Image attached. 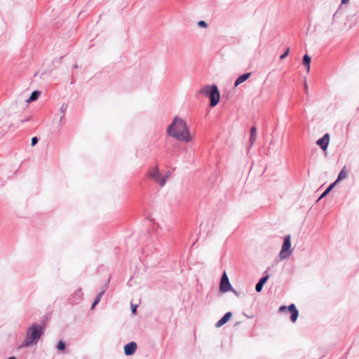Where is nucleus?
<instances>
[{
  "label": "nucleus",
  "instance_id": "obj_5",
  "mask_svg": "<svg viewBox=\"0 0 359 359\" xmlns=\"http://www.w3.org/2000/svg\"><path fill=\"white\" fill-rule=\"evenodd\" d=\"M291 254V236L288 234L284 237L283 243L282 245L278 256L280 259H284L289 257Z\"/></svg>",
  "mask_w": 359,
  "mask_h": 359
},
{
  "label": "nucleus",
  "instance_id": "obj_9",
  "mask_svg": "<svg viewBox=\"0 0 359 359\" xmlns=\"http://www.w3.org/2000/svg\"><path fill=\"white\" fill-rule=\"evenodd\" d=\"M137 349V344L134 341H131L124 346V353L126 355H131L134 354Z\"/></svg>",
  "mask_w": 359,
  "mask_h": 359
},
{
  "label": "nucleus",
  "instance_id": "obj_23",
  "mask_svg": "<svg viewBox=\"0 0 359 359\" xmlns=\"http://www.w3.org/2000/svg\"><path fill=\"white\" fill-rule=\"evenodd\" d=\"M198 26L201 27H207L208 25L205 21L201 20L198 22Z\"/></svg>",
  "mask_w": 359,
  "mask_h": 359
},
{
  "label": "nucleus",
  "instance_id": "obj_29",
  "mask_svg": "<svg viewBox=\"0 0 359 359\" xmlns=\"http://www.w3.org/2000/svg\"><path fill=\"white\" fill-rule=\"evenodd\" d=\"M349 0H341V4H348Z\"/></svg>",
  "mask_w": 359,
  "mask_h": 359
},
{
  "label": "nucleus",
  "instance_id": "obj_10",
  "mask_svg": "<svg viewBox=\"0 0 359 359\" xmlns=\"http://www.w3.org/2000/svg\"><path fill=\"white\" fill-rule=\"evenodd\" d=\"M257 128L252 126L250 129L249 149L254 144L257 138Z\"/></svg>",
  "mask_w": 359,
  "mask_h": 359
},
{
  "label": "nucleus",
  "instance_id": "obj_12",
  "mask_svg": "<svg viewBox=\"0 0 359 359\" xmlns=\"http://www.w3.org/2000/svg\"><path fill=\"white\" fill-rule=\"evenodd\" d=\"M311 57L307 53L304 54L302 58V65L306 68V72L309 73L311 69Z\"/></svg>",
  "mask_w": 359,
  "mask_h": 359
},
{
  "label": "nucleus",
  "instance_id": "obj_24",
  "mask_svg": "<svg viewBox=\"0 0 359 359\" xmlns=\"http://www.w3.org/2000/svg\"><path fill=\"white\" fill-rule=\"evenodd\" d=\"M232 313L230 311L226 312V323H227L231 318Z\"/></svg>",
  "mask_w": 359,
  "mask_h": 359
},
{
  "label": "nucleus",
  "instance_id": "obj_20",
  "mask_svg": "<svg viewBox=\"0 0 359 359\" xmlns=\"http://www.w3.org/2000/svg\"><path fill=\"white\" fill-rule=\"evenodd\" d=\"M66 345L62 341H60L57 343V348L60 351H64L65 349Z\"/></svg>",
  "mask_w": 359,
  "mask_h": 359
},
{
  "label": "nucleus",
  "instance_id": "obj_26",
  "mask_svg": "<svg viewBox=\"0 0 359 359\" xmlns=\"http://www.w3.org/2000/svg\"><path fill=\"white\" fill-rule=\"evenodd\" d=\"M137 305L132 304V313L135 314L136 313Z\"/></svg>",
  "mask_w": 359,
  "mask_h": 359
},
{
  "label": "nucleus",
  "instance_id": "obj_4",
  "mask_svg": "<svg viewBox=\"0 0 359 359\" xmlns=\"http://www.w3.org/2000/svg\"><path fill=\"white\" fill-rule=\"evenodd\" d=\"M147 176L151 180L158 183L161 187H163L166 181L170 177L171 172L168 171L163 177H161L158 166L155 165L148 171Z\"/></svg>",
  "mask_w": 359,
  "mask_h": 359
},
{
  "label": "nucleus",
  "instance_id": "obj_8",
  "mask_svg": "<svg viewBox=\"0 0 359 359\" xmlns=\"http://www.w3.org/2000/svg\"><path fill=\"white\" fill-rule=\"evenodd\" d=\"M290 313V319L292 323H295L299 316V311L297 309L294 304H290L289 305V311Z\"/></svg>",
  "mask_w": 359,
  "mask_h": 359
},
{
  "label": "nucleus",
  "instance_id": "obj_28",
  "mask_svg": "<svg viewBox=\"0 0 359 359\" xmlns=\"http://www.w3.org/2000/svg\"><path fill=\"white\" fill-rule=\"evenodd\" d=\"M233 293H234L236 294V296L237 297H239L240 296V292H237L234 288H233V290L231 291Z\"/></svg>",
  "mask_w": 359,
  "mask_h": 359
},
{
  "label": "nucleus",
  "instance_id": "obj_1",
  "mask_svg": "<svg viewBox=\"0 0 359 359\" xmlns=\"http://www.w3.org/2000/svg\"><path fill=\"white\" fill-rule=\"evenodd\" d=\"M168 133L178 141L185 143L191 142L194 139V135L190 132L187 122L177 116L174 118L172 124L168 126Z\"/></svg>",
  "mask_w": 359,
  "mask_h": 359
},
{
  "label": "nucleus",
  "instance_id": "obj_11",
  "mask_svg": "<svg viewBox=\"0 0 359 359\" xmlns=\"http://www.w3.org/2000/svg\"><path fill=\"white\" fill-rule=\"evenodd\" d=\"M251 74H252L251 72H246L243 74H241L236 79V81L234 82V86L236 87V86H239L240 84H241L242 83H243L244 81H245L246 80H248L250 78V76H251Z\"/></svg>",
  "mask_w": 359,
  "mask_h": 359
},
{
  "label": "nucleus",
  "instance_id": "obj_21",
  "mask_svg": "<svg viewBox=\"0 0 359 359\" xmlns=\"http://www.w3.org/2000/svg\"><path fill=\"white\" fill-rule=\"evenodd\" d=\"M287 311H289V306H280L278 309L280 313H285Z\"/></svg>",
  "mask_w": 359,
  "mask_h": 359
},
{
  "label": "nucleus",
  "instance_id": "obj_27",
  "mask_svg": "<svg viewBox=\"0 0 359 359\" xmlns=\"http://www.w3.org/2000/svg\"><path fill=\"white\" fill-rule=\"evenodd\" d=\"M304 91L307 93L308 92V85L306 83V81H304Z\"/></svg>",
  "mask_w": 359,
  "mask_h": 359
},
{
  "label": "nucleus",
  "instance_id": "obj_15",
  "mask_svg": "<svg viewBox=\"0 0 359 359\" xmlns=\"http://www.w3.org/2000/svg\"><path fill=\"white\" fill-rule=\"evenodd\" d=\"M40 95V92L39 91H34L31 96L29 97V99L27 100V102H34L35 100H36L39 97Z\"/></svg>",
  "mask_w": 359,
  "mask_h": 359
},
{
  "label": "nucleus",
  "instance_id": "obj_16",
  "mask_svg": "<svg viewBox=\"0 0 359 359\" xmlns=\"http://www.w3.org/2000/svg\"><path fill=\"white\" fill-rule=\"evenodd\" d=\"M104 294V291H102L100 292L96 297L93 304H92V306H91V309H94L95 306L99 303V302L100 301L102 295Z\"/></svg>",
  "mask_w": 359,
  "mask_h": 359
},
{
  "label": "nucleus",
  "instance_id": "obj_18",
  "mask_svg": "<svg viewBox=\"0 0 359 359\" xmlns=\"http://www.w3.org/2000/svg\"><path fill=\"white\" fill-rule=\"evenodd\" d=\"M290 48L289 47H287L285 50L280 55V60H283L284 59H285L289 53H290Z\"/></svg>",
  "mask_w": 359,
  "mask_h": 359
},
{
  "label": "nucleus",
  "instance_id": "obj_2",
  "mask_svg": "<svg viewBox=\"0 0 359 359\" xmlns=\"http://www.w3.org/2000/svg\"><path fill=\"white\" fill-rule=\"evenodd\" d=\"M197 96L203 95L210 100V106H216L220 100V94L218 88L215 85L205 86L200 88L196 93Z\"/></svg>",
  "mask_w": 359,
  "mask_h": 359
},
{
  "label": "nucleus",
  "instance_id": "obj_31",
  "mask_svg": "<svg viewBox=\"0 0 359 359\" xmlns=\"http://www.w3.org/2000/svg\"><path fill=\"white\" fill-rule=\"evenodd\" d=\"M239 323V322H236L234 325V326L237 325Z\"/></svg>",
  "mask_w": 359,
  "mask_h": 359
},
{
  "label": "nucleus",
  "instance_id": "obj_7",
  "mask_svg": "<svg viewBox=\"0 0 359 359\" xmlns=\"http://www.w3.org/2000/svg\"><path fill=\"white\" fill-rule=\"evenodd\" d=\"M330 142V135L325 133L316 141V144L323 150L326 151Z\"/></svg>",
  "mask_w": 359,
  "mask_h": 359
},
{
  "label": "nucleus",
  "instance_id": "obj_14",
  "mask_svg": "<svg viewBox=\"0 0 359 359\" xmlns=\"http://www.w3.org/2000/svg\"><path fill=\"white\" fill-rule=\"evenodd\" d=\"M347 176L346 172L345 171V167L339 172V173L337 175V179L335 180L333 183L337 185L338 183H339L341 181L344 180Z\"/></svg>",
  "mask_w": 359,
  "mask_h": 359
},
{
  "label": "nucleus",
  "instance_id": "obj_6",
  "mask_svg": "<svg viewBox=\"0 0 359 359\" xmlns=\"http://www.w3.org/2000/svg\"><path fill=\"white\" fill-rule=\"evenodd\" d=\"M269 269V267L267 268V270L264 273L262 277L256 283L255 291L257 292H261L262 291L264 285L269 280L270 275L268 273V271Z\"/></svg>",
  "mask_w": 359,
  "mask_h": 359
},
{
  "label": "nucleus",
  "instance_id": "obj_13",
  "mask_svg": "<svg viewBox=\"0 0 359 359\" xmlns=\"http://www.w3.org/2000/svg\"><path fill=\"white\" fill-rule=\"evenodd\" d=\"M336 185L332 182L331 183L327 188L324 190V191L320 194V196L318 197L317 201L321 200L324 197H325L327 195L329 194V193L334 189V187Z\"/></svg>",
  "mask_w": 359,
  "mask_h": 359
},
{
  "label": "nucleus",
  "instance_id": "obj_30",
  "mask_svg": "<svg viewBox=\"0 0 359 359\" xmlns=\"http://www.w3.org/2000/svg\"><path fill=\"white\" fill-rule=\"evenodd\" d=\"M8 359H16L15 357H10Z\"/></svg>",
  "mask_w": 359,
  "mask_h": 359
},
{
  "label": "nucleus",
  "instance_id": "obj_22",
  "mask_svg": "<svg viewBox=\"0 0 359 359\" xmlns=\"http://www.w3.org/2000/svg\"><path fill=\"white\" fill-rule=\"evenodd\" d=\"M224 324V316H223L216 324V327H221Z\"/></svg>",
  "mask_w": 359,
  "mask_h": 359
},
{
  "label": "nucleus",
  "instance_id": "obj_3",
  "mask_svg": "<svg viewBox=\"0 0 359 359\" xmlns=\"http://www.w3.org/2000/svg\"><path fill=\"white\" fill-rule=\"evenodd\" d=\"M42 334V328L37 324H33L27 331L26 338L22 344V346H29L36 344Z\"/></svg>",
  "mask_w": 359,
  "mask_h": 359
},
{
  "label": "nucleus",
  "instance_id": "obj_25",
  "mask_svg": "<svg viewBox=\"0 0 359 359\" xmlns=\"http://www.w3.org/2000/svg\"><path fill=\"white\" fill-rule=\"evenodd\" d=\"M38 142V139L36 137H34L32 138L31 145L34 147Z\"/></svg>",
  "mask_w": 359,
  "mask_h": 359
},
{
  "label": "nucleus",
  "instance_id": "obj_17",
  "mask_svg": "<svg viewBox=\"0 0 359 359\" xmlns=\"http://www.w3.org/2000/svg\"><path fill=\"white\" fill-rule=\"evenodd\" d=\"M233 290V287L231 285L227 275L226 274V292H231Z\"/></svg>",
  "mask_w": 359,
  "mask_h": 359
},
{
  "label": "nucleus",
  "instance_id": "obj_19",
  "mask_svg": "<svg viewBox=\"0 0 359 359\" xmlns=\"http://www.w3.org/2000/svg\"><path fill=\"white\" fill-rule=\"evenodd\" d=\"M219 290L221 292H224V272L223 273L222 278H221Z\"/></svg>",
  "mask_w": 359,
  "mask_h": 359
}]
</instances>
